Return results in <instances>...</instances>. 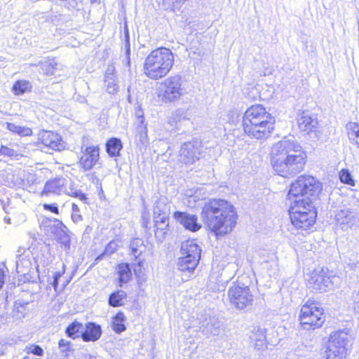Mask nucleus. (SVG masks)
I'll use <instances>...</instances> for the list:
<instances>
[{"instance_id":"f8f14e48","label":"nucleus","mask_w":359,"mask_h":359,"mask_svg":"<svg viewBox=\"0 0 359 359\" xmlns=\"http://www.w3.org/2000/svg\"><path fill=\"white\" fill-rule=\"evenodd\" d=\"M99 147L96 145L87 146L83 143L81 146L82 156L80 158V166L84 170H91L100 158Z\"/></svg>"},{"instance_id":"864d4df0","label":"nucleus","mask_w":359,"mask_h":359,"mask_svg":"<svg viewBox=\"0 0 359 359\" xmlns=\"http://www.w3.org/2000/svg\"><path fill=\"white\" fill-rule=\"evenodd\" d=\"M4 284V272L3 270L0 269V289L3 287Z\"/></svg>"},{"instance_id":"a19ab883","label":"nucleus","mask_w":359,"mask_h":359,"mask_svg":"<svg viewBox=\"0 0 359 359\" xmlns=\"http://www.w3.org/2000/svg\"><path fill=\"white\" fill-rule=\"evenodd\" d=\"M25 351L28 354L32 353L36 356H41L44 353L43 348L40 346L36 344L27 345L25 348Z\"/></svg>"},{"instance_id":"f257e3e1","label":"nucleus","mask_w":359,"mask_h":359,"mask_svg":"<svg viewBox=\"0 0 359 359\" xmlns=\"http://www.w3.org/2000/svg\"><path fill=\"white\" fill-rule=\"evenodd\" d=\"M306 160V153L294 141L284 139L271 148V165L275 172L283 177H292L302 172Z\"/></svg>"},{"instance_id":"c03bdc74","label":"nucleus","mask_w":359,"mask_h":359,"mask_svg":"<svg viewBox=\"0 0 359 359\" xmlns=\"http://www.w3.org/2000/svg\"><path fill=\"white\" fill-rule=\"evenodd\" d=\"M62 273L59 271L55 272L51 278H48V282L55 289V291L57 290L58 280L61 277Z\"/></svg>"},{"instance_id":"ddd939ff","label":"nucleus","mask_w":359,"mask_h":359,"mask_svg":"<svg viewBox=\"0 0 359 359\" xmlns=\"http://www.w3.org/2000/svg\"><path fill=\"white\" fill-rule=\"evenodd\" d=\"M53 222V224L46 226L47 232L53 233L62 245L69 248L70 238L68 228L59 219H54Z\"/></svg>"},{"instance_id":"603ef678","label":"nucleus","mask_w":359,"mask_h":359,"mask_svg":"<svg viewBox=\"0 0 359 359\" xmlns=\"http://www.w3.org/2000/svg\"><path fill=\"white\" fill-rule=\"evenodd\" d=\"M76 198H79L81 201L86 202L87 200V197L85 194L82 193L81 191H79Z\"/></svg>"},{"instance_id":"72a5a7b5","label":"nucleus","mask_w":359,"mask_h":359,"mask_svg":"<svg viewBox=\"0 0 359 359\" xmlns=\"http://www.w3.org/2000/svg\"><path fill=\"white\" fill-rule=\"evenodd\" d=\"M28 304V302H25L22 300L15 301L13 308V316H15L19 319L24 318L26 308Z\"/></svg>"},{"instance_id":"69168bd1","label":"nucleus","mask_w":359,"mask_h":359,"mask_svg":"<svg viewBox=\"0 0 359 359\" xmlns=\"http://www.w3.org/2000/svg\"><path fill=\"white\" fill-rule=\"evenodd\" d=\"M92 3L97 1V0H90Z\"/></svg>"},{"instance_id":"09e8293b","label":"nucleus","mask_w":359,"mask_h":359,"mask_svg":"<svg viewBox=\"0 0 359 359\" xmlns=\"http://www.w3.org/2000/svg\"><path fill=\"white\" fill-rule=\"evenodd\" d=\"M142 226L147 228L149 222V213L147 210H144L142 212Z\"/></svg>"},{"instance_id":"37998d69","label":"nucleus","mask_w":359,"mask_h":359,"mask_svg":"<svg viewBox=\"0 0 359 359\" xmlns=\"http://www.w3.org/2000/svg\"><path fill=\"white\" fill-rule=\"evenodd\" d=\"M72 345L71 341L64 339H60L58 342L59 348L63 353L69 351L72 348Z\"/></svg>"},{"instance_id":"338daca9","label":"nucleus","mask_w":359,"mask_h":359,"mask_svg":"<svg viewBox=\"0 0 359 359\" xmlns=\"http://www.w3.org/2000/svg\"><path fill=\"white\" fill-rule=\"evenodd\" d=\"M88 230H89V226L86 227V231H87Z\"/></svg>"},{"instance_id":"2f4dec72","label":"nucleus","mask_w":359,"mask_h":359,"mask_svg":"<svg viewBox=\"0 0 359 359\" xmlns=\"http://www.w3.org/2000/svg\"><path fill=\"white\" fill-rule=\"evenodd\" d=\"M7 129L13 133H16L22 137L29 136L32 135V130L25 126H20L13 123H6Z\"/></svg>"},{"instance_id":"49530a36","label":"nucleus","mask_w":359,"mask_h":359,"mask_svg":"<svg viewBox=\"0 0 359 359\" xmlns=\"http://www.w3.org/2000/svg\"><path fill=\"white\" fill-rule=\"evenodd\" d=\"M154 222L155 224L169 222V215H154Z\"/></svg>"},{"instance_id":"a211bd4d","label":"nucleus","mask_w":359,"mask_h":359,"mask_svg":"<svg viewBox=\"0 0 359 359\" xmlns=\"http://www.w3.org/2000/svg\"><path fill=\"white\" fill-rule=\"evenodd\" d=\"M201 249L193 240H187L181 245L180 254L183 257L189 259H196L199 262L201 259Z\"/></svg>"},{"instance_id":"4be33fe9","label":"nucleus","mask_w":359,"mask_h":359,"mask_svg":"<svg viewBox=\"0 0 359 359\" xmlns=\"http://www.w3.org/2000/svg\"><path fill=\"white\" fill-rule=\"evenodd\" d=\"M67 180L63 177L55 178L48 181L43 191V194H61L65 191Z\"/></svg>"},{"instance_id":"e433bc0d","label":"nucleus","mask_w":359,"mask_h":359,"mask_svg":"<svg viewBox=\"0 0 359 359\" xmlns=\"http://www.w3.org/2000/svg\"><path fill=\"white\" fill-rule=\"evenodd\" d=\"M57 63L55 59H48L41 64V69L47 76H52L55 73Z\"/></svg>"},{"instance_id":"dca6fc26","label":"nucleus","mask_w":359,"mask_h":359,"mask_svg":"<svg viewBox=\"0 0 359 359\" xmlns=\"http://www.w3.org/2000/svg\"><path fill=\"white\" fill-rule=\"evenodd\" d=\"M198 264L196 259L192 260L182 256L178 258L176 269L181 272L183 281L188 280L194 275Z\"/></svg>"},{"instance_id":"473e14b6","label":"nucleus","mask_w":359,"mask_h":359,"mask_svg":"<svg viewBox=\"0 0 359 359\" xmlns=\"http://www.w3.org/2000/svg\"><path fill=\"white\" fill-rule=\"evenodd\" d=\"M125 319L124 313L121 311L113 318L112 328L115 332L121 333L126 330V327L123 324Z\"/></svg>"},{"instance_id":"6e6552de","label":"nucleus","mask_w":359,"mask_h":359,"mask_svg":"<svg viewBox=\"0 0 359 359\" xmlns=\"http://www.w3.org/2000/svg\"><path fill=\"white\" fill-rule=\"evenodd\" d=\"M230 304L238 310H244L252 305L254 299L249 287L238 280L228 291Z\"/></svg>"},{"instance_id":"774afa93","label":"nucleus","mask_w":359,"mask_h":359,"mask_svg":"<svg viewBox=\"0 0 359 359\" xmlns=\"http://www.w3.org/2000/svg\"><path fill=\"white\" fill-rule=\"evenodd\" d=\"M17 268L18 267V261L16 262Z\"/></svg>"},{"instance_id":"79ce46f5","label":"nucleus","mask_w":359,"mask_h":359,"mask_svg":"<svg viewBox=\"0 0 359 359\" xmlns=\"http://www.w3.org/2000/svg\"><path fill=\"white\" fill-rule=\"evenodd\" d=\"M72 212L71 218L74 223L78 224V223L81 222V221H83V216L81 215L80 210L79 208V206L76 204H75V203L72 204Z\"/></svg>"},{"instance_id":"f704fd0d","label":"nucleus","mask_w":359,"mask_h":359,"mask_svg":"<svg viewBox=\"0 0 359 359\" xmlns=\"http://www.w3.org/2000/svg\"><path fill=\"white\" fill-rule=\"evenodd\" d=\"M32 86L27 81L21 80L16 81L13 86V93L16 95L24 94L27 90H30Z\"/></svg>"},{"instance_id":"9b49d317","label":"nucleus","mask_w":359,"mask_h":359,"mask_svg":"<svg viewBox=\"0 0 359 359\" xmlns=\"http://www.w3.org/2000/svg\"><path fill=\"white\" fill-rule=\"evenodd\" d=\"M289 212L291 222L297 229H306L316 222L315 211L301 212L297 210V208H292Z\"/></svg>"},{"instance_id":"58836bf2","label":"nucleus","mask_w":359,"mask_h":359,"mask_svg":"<svg viewBox=\"0 0 359 359\" xmlns=\"http://www.w3.org/2000/svg\"><path fill=\"white\" fill-rule=\"evenodd\" d=\"M155 226L156 228L155 232L156 237L159 241L164 239L165 235L168 230V227L169 226V222L155 224Z\"/></svg>"},{"instance_id":"13d9d810","label":"nucleus","mask_w":359,"mask_h":359,"mask_svg":"<svg viewBox=\"0 0 359 359\" xmlns=\"http://www.w3.org/2000/svg\"><path fill=\"white\" fill-rule=\"evenodd\" d=\"M18 256H20V255L24 252V249L22 248V249L18 250Z\"/></svg>"},{"instance_id":"2eb2a0df","label":"nucleus","mask_w":359,"mask_h":359,"mask_svg":"<svg viewBox=\"0 0 359 359\" xmlns=\"http://www.w3.org/2000/svg\"><path fill=\"white\" fill-rule=\"evenodd\" d=\"M174 217L187 230L190 231L196 232L201 228V225L198 222V217L195 215L176 211L174 213Z\"/></svg>"},{"instance_id":"4468645a","label":"nucleus","mask_w":359,"mask_h":359,"mask_svg":"<svg viewBox=\"0 0 359 359\" xmlns=\"http://www.w3.org/2000/svg\"><path fill=\"white\" fill-rule=\"evenodd\" d=\"M201 149L193 142H185L180 151V161L184 164H193L200 158Z\"/></svg>"},{"instance_id":"6ab92c4d","label":"nucleus","mask_w":359,"mask_h":359,"mask_svg":"<svg viewBox=\"0 0 359 359\" xmlns=\"http://www.w3.org/2000/svg\"><path fill=\"white\" fill-rule=\"evenodd\" d=\"M358 220L357 212L350 209L341 210L335 215L336 222L342 229L351 227Z\"/></svg>"},{"instance_id":"0e129e2a","label":"nucleus","mask_w":359,"mask_h":359,"mask_svg":"<svg viewBox=\"0 0 359 359\" xmlns=\"http://www.w3.org/2000/svg\"><path fill=\"white\" fill-rule=\"evenodd\" d=\"M3 354H4V351L3 350L0 351V355H3Z\"/></svg>"},{"instance_id":"393cba45","label":"nucleus","mask_w":359,"mask_h":359,"mask_svg":"<svg viewBox=\"0 0 359 359\" xmlns=\"http://www.w3.org/2000/svg\"><path fill=\"white\" fill-rule=\"evenodd\" d=\"M289 201H290V210L297 208V210L301 212L314 211L312 203L313 198H309L308 196L306 198L294 197L292 200Z\"/></svg>"},{"instance_id":"bb28decb","label":"nucleus","mask_w":359,"mask_h":359,"mask_svg":"<svg viewBox=\"0 0 359 359\" xmlns=\"http://www.w3.org/2000/svg\"><path fill=\"white\" fill-rule=\"evenodd\" d=\"M250 338L254 343L255 346L258 349L262 348L266 344V335L264 329L259 327L255 329Z\"/></svg>"},{"instance_id":"e2e57ef3","label":"nucleus","mask_w":359,"mask_h":359,"mask_svg":"<svg viewBox=\"0 0 359 359\" xmlns=\"http://www.w3.org/2000/svg\"><path fill=\"white\" fill-rule=\"evenodd\" d=\"M133 252H134V255H136V254L137 253V250H133Z\"/></svg>"},{"instance_id":"5fc2aeb1","label":"nucleus","mask_w":359,"mask_h":359,"mask_svg":"<svg viewBox=\"0 0 359 359\" xmlns=\"http://www.w3.org/2000/svg\"><path fill=\"white\" fill-rule=\"evenodd\" d=\"M79 191H72V193H69V195H70V196H72L76 197V196H77V195H78Z\"/></svg>"},{"instance_id":"39448f33","label":"nucleus","mask_w":359,"mask_h":359,"mask_svg":"<svg viewBox=\"0 0 359 359\" xmlns=\"http://www.w3.org/2000/svg\"><path fill=\"white\" fill-rule=\"evenodd\" d=\"M322 189L321 184L313 177L302 175L292 183L289 190L288 200L294 197L306 198H316Z\"/></svg>"},{"instance_id":"f03ea898","label":"nucleus","mask_w":359,"mask_h":359,"mask_svg":"<svg viewBox=\"0 0 359 359\" xmlns=\"http://www.w3.org/2000/svg\"><path fill=\"white\" fill-rule=\"evenodd\" d=\"M201 219L217 236H224L231 232L235 227L237 215L229 201L212 199L204 205Z\"/></svg>"},{"instance_id":"7ed1b4c3","label":"nucleus","mask_w":359,"mask_h":359,"mask_svg":"<svg viewBox=\"0 0 359 359\" xmlns=\"http://www.w3.org/2000/svg\"><path fill=\"white\" fill-rule=\"evenodd\" d=\"M275 118L262 104H255L245 111L243 118L245 133L250 137L262 139L273 130Z\"/></svg>"},{"instance_id":"c9c22d12","label":"nucleus","mask_w":359,"mask_h":359,"mask_svg":"<svg viewBox=\"0 0 359 359\" xmlns=\"http://www.w3.org/2000/svg\"><path fill=\"white\" fill-rule=\"evenodd\" d=\"M349 138L359 147V123H348L346 125Z\"/></svg>"},{"instance_id":"bf43d9fd","label":"nucleus","mask_w":359,"mask_h":359,"mask_svg":"<svg viewBox=\"0 0 359 359\" xmlns=\"http://www.w3.org/2000/svg\"><path fill=\"white\" fill-rule=\"evenodd\" d=\"M4 221H5L6 222L8 223V224H10V223H11V222H10V221H11V219H10L9 217H6L4 218Z\"/></svg>"},{"instance_id":"680f3d73","label":"nucleus","mask_w":359,"mask_h":359,"mask_svg":"<svg viewBox=\"0 0 359 359\" xmlns=\"http://www.w3.org/2000/svg\"><path fill=\"white\" fill-rule=\"evenodd\" d=\"M126 53H127V54L130 53V48H127Z\"/></svg>"},{"instance_id":"c85d7f7f","label":"nucleus","mask_w":359,"mask_h":359,"mask_svg":"<svg viewBox=\"0 0 359 359\" xmlns=\"http://www.w3.org/2000/svg\"><path fill=\"white\" fill-rule=\"evenodd\" d=\"M170 205L165 197H161L158 199L154 206V215H169Z\"/></svg>"},{"instance_id":"aec40b11","label":"nucleus","mask_w":359,"mask_h":359,"mask_svg":"<svg viewBox=\"0 0 359 359\" xmlns=\"http://www.w3.org/2000/svg\"><path fill=\"white\" fill-rule=\"evenodd\" d=\"M115 67L109 66L106 69L104 83L107 92L111 95L116 94L119 90V86L116 75L114 74Z\"/></svg>"},{"instance_id":"7c9ffc66","label":"nucleus","mask_w":359,"mask_h":359,"mask_svg":"<svg viewBox=\"0 0 359 359\" xmlns=\"http://www.w3.org/2000/svg\"><path fill=\"white\" fill-rule=\"evenodd\" d=\"M126 297L127 294L125 291L117 290L109 295L108 303L112 307L121 306L123 305V300Z\"/></svg>"},{"instance_id":"9d476101","label":"nucleus","mask_w":359,"mask_h":359,"mask_svg":"<svg viewBox=\"0 0 359 359\" xmlns=\"http://www.w3.org/2000/svg\"><path fill=\"white\" fill-rule=\"evenodd\" d=\"M163 85L164 90L162 94V99L165 102L178 100L184 93L182 88V77L179 75L167 78L164 80Z\"/></svg>"},{"instance_id":"6e6d98bb","label":"nucleus","mask_w":359,"mask_h":359,"mask_svg":"<svg viewBox=\"0 0 359 359\" xmlns=\"http://www.w3.org/2000/svg\"><path fill=\"white\" fill-rule=\"evenodd\" d=\"M115 245L114 243H109L107 248V250H109V249H113V245Z\"/></svg>"},{"instance_id":"b1692460","label":"nucleus","mask_w":359,"mask_h":359,"mask_svg":"<svg viewBox=\"0 0 359 359\" xmlns=\"http://www.w3.org/2000/svg\"><path fill=\"white\" fill-rule=\"evenodd\" d=\"M220 327L221 323L217 318L215 317H209L208 319H205L201 326L202 332L207 336H216L219 334Z\"/></svg>"},{"instance_id":"c756f323","label":"nucleus","mask_w":359,"mask_h":359,"mask_svg":"<svg viewBox=\"0 0 359 359\" xmlns=\"http://www.w3.org/2000/svg\"><path fill=\"white\" fill-rule=\"evenodd\" d=\"M83 329V326L82 323L78 321H74L66 328L65 333L67 337L74 339L80 337H81Z\"/></svg>"},{"instance_id":"8fccbe9b","label":"nucleus","mask_w":359,"mask_h":359,"mask_svg":"<svg viewBox=\"0 0 359 359\" xmlns=\"http://www.w3.org/2000/svg\"><path fill=\"white\" fill-rule=\"evenodd\" d=\"M138 118H140L139 120V122H140V125L137 126V129L140 130V132H143L144 133V134L146 135L147 134V128H146V126H143V123H144V118L142 117V115H139L138 116Z\"/></svg>"},{"instance_id":"412c9836","label":"nucleus","mask_w":359,"mask_h":359,"mask_svg":"<svg viewBox=\"0 0 359 359\" xmlns=\"http://www.w3.org/2000/svg\"><path fill=\"white\" fill-rule=\"evenodd\" d=\"M102 335L100 325L95 323L90 322L86 324L85 330L81 332V338L84 341H95Z\"/></svg>"},{"instance_id":"4d7b16f0","label":"nucleus","mask_w":359,"mask_h":359,"mask_svg":"<svg viewBox=\"0 0 359 359\" xmlns=\"http://www.w3.org/2000/svg\"><path fill=\"white\" fill-rule=\"evenodd\" d=\"M86 359H96V358H95V357H93V356H92V355H86Z\"/></svg>"},{"instance_id":"1a4fd4ad","label":"nucleus","mask_w":359,"mask_h":359,"mask_svg":"<svg viewBox=\"0 0 359 359\" xmlns=\"http://www.w3.org/2000/svg\"><path fill=\"white\" fill-rule=\"evenodd\" d=\"M339 283V276L330 274L327 268L315 270L310 279V284L312 285L313 289L320 292L332 290Z\"/></svg>"},{"instance_id":"20e7f679","label":"nucleus","mask_w":359,"mask_h":359,"mask_svg":"<svg viewBox=\"0 0 359 359\" xmlns=\"http://www.w3.org/2000/svg\"><path fill=\"white\" fill-rule=\"evenodd\" d=\"M174 64V55L166 48L152 50L145 58L144 73L151 79H159L168 74Z\"/></svg>"},{"instance_id":"de8ad7c7","label":"nucleus","mask_w":359,"mask_h":359,"mask_svg":"<svg viewBox=\"0 0 359 359\" xmlns=\"http://www.w3.org/2000/svg\"><path fill=\"white\" fill-rule=\"evenodd\" d=\"M43 207L44 210H49L51 212H53L57 215L59 214L58 207L56 203H52V204L45 203L43 205Z\"/></svg>"},{"instance_id":"423d86ee","label":"nucleus","mask_w":359,"mask_h":359,"mask_svg":"<svg viewBox=\"0 0 359 359\" xmlns=\"http://www.w3.org/2000/svg\"><path fill=\"white\" fill-rule=\"evenodd\" d=\"M348 341V335L344 331L331 333L325 353L326 359H346Z\"/></svg>"},{"instance_id":"ea45409f","label":"nucleus","mask_w":359,"mask_h":359,"mask_svg":"<svg viewBox=\"0 0 359 359\" xmlns=\"http://www.w3.org/2000/svg\"><path fill=\"white\" fill-rule=\"evenodd\" d=\"M339 178L341 182L351 186L355 185V181L351 174L347 170H342L339 173Z\"/></svg>"},{"instance_id":"3c124183","label":"nucleus","mask_w":359,"mask_h":359,"mask_svg":"<svg viewBox=\"0 0 359 359\" xmlns=\"http://www.w3.org/2000/svg\"><path fill=\"white\" fill-rule=\"evenodd\" d=\"M304 351H306V346L302 344L301 346H298L297 350H296L294 351V354H296L298 356H302V354L300 352L301 351L304 352Z\"/></svg>"},{"instance_id":"a18cd8bd","label":"nucleus","mask_w":359,"mask_h":359,"mask_svg":"<svg viewBox=\"0 0 359 359\" xmlns=\"http://www.w3.org/2000/svg\"><path fill=\"white\" fill-rule=\"evenodd\" d=\"M0 154L7 156H14L16 155V151L13 149L1 146L0 148Z\"/></svg>"},{"instance_id":"052dcab7","label":"nucleus","mask_w":359,"mask_h":359,"mask_svg":"<svg viewBox=\"0 0 359 359\" xmlns=\"http://www.w3.org/2000/svg\"><path fill=\"white\" fill-rule=\"evenodd\" d=\"M128 102H131V100H130V95H128Z\"/></svg>"},{"instance_id":"0eeeda50","label":"nucleus","mask_w":359,"mask_h":359,"mask_svg":"<svg viewBox=\"0 0 359 359\" xmlns=\"http://www.w3.org/2000/svg\"><path fill=\"white\" fill-rule=\"evenodd\" d=\"M299 320L303 329L316 330L323 325L325 316L323 309L318 307L315 303L306 302L301 309Z\"/></svg>"},{"instance_id":"f3484780","label":"nucleus","mask_w":359,"mask_h":359,"mask_svg":"<svg viewBox=\"0 0 359 359\" xmlns=\"http://www.w3.org/2000/svg\"><path fill=\"white\" fill-rule=\"evenodd\" d=\"M39 140L41 143L47 147L53 150H61L63 148V144L61 137L52 131H43L39 135Z\"/></svg>"},{"instance_id":"cd10ccee","label":"nucleus","mask_w":359,"mask_h":359,"mask_svg":"<svg viewBox=\"0 0 359 359\" xmlns=\"http://www.w3.org/2000/svg\"><path fill=\"white\" fill-rule=\"evenodd\" d=\"M121 141L116 137L111 138L106 144V150L110 156H118L122 149Z\"/></svg>"},{"instance_id":"5701e85b","label":"nucleus","mask_w":359,"mask_h":359,"mask_svg":"<svg viewBox=\"0 0 359 359\" xmlns=\"http://www.w3.org/2000/svg\"><path fill=\"white\" fill-rule=\"evenodd\" d=\"M298 126L302 131L309 133L316 128L318 121L313 118L308 112L303 111L297 118Z\"/></svg>"},{"instance_id":"a878e982","label":"nucleus","mask_w":359,"mask_h":359,"mask_svg":"<svg viewBox=\"0 0 359 359\" xmlns=\"http://www.w3.org/2000/svg\"><path fill=\"white\" fill-rule=\"evenodd\" d=\"M118 285L123 287L124 283H127L131 279V270L128 264H121L118 267Z\"/></svg>"},{"instance_id":"4c0bfd02","label":"nucleus","mask_w":359,"mask_h":359,"mask_svg":"<svg viewBox=\"0 0 359 359\" xmlns=\"http://www.w3.org/2000/svg\"><path fill=\"white\" fill-rule=\"evenodd\" d=\"M224 270H223L219 276L216 275L215 273H212L210 275V281H214V280H215L217 284V286L215 287V289L218 290H223L225 287L226 284L230 280L229 277H224Z\"/></svg>"}]
</instances>
